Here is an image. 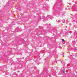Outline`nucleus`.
<instances>
[{"instance_id": "f03ea898", "label": "nucleus", "mask_w": 77, "mask_h": 77, "mask_svg": "<svg viewBox=\"0 0 77 77\" xmlns=\"http://www.w3.org/2000/svg\"><path fill=\"white\" fill-rule=\"evenodd\" d=\"M63 72L64 73L65 72V71H64V70H63Z\"/></svg>"}, {"instance_id": "f257e3e1", "label": "nucleus", "mask_w": 77, "mask_h": 77, "mask_svg": "<svg viewBox=\"0 0 77 77\" xmlns=\"http://www.w3.org/2000/svg\"><path fill=\"white\" fill-rule=\"evenodd\" d=\"M62 41L65 42V40L64 39H62Z\"/></svg>"}]
</instances>
